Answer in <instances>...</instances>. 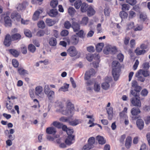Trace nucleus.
<instances>
[{
    "instance_id": "obj_1",
    "label": "nucleus",
    "mask_w": 150,
    "mask_h": 150,
    "mask_svg": "<svg viewBox=\"0 0 150 150\" xmlns=\"http://www.w3.org/2000/svg\"><path fill=\"white\" fill-rule=\"evenodd\" d=\"M74 105L71 104V103H69L65 110H62V113L64 115L67 116H69V117H72L74 114Z\"/></svg>"
},
{
    "instance_id": "obj_2",
    "label": "nucleus",
    "mask_w": 150,
    "mask_h": 150,
    "mask_svg": "<svg viewBox=\"0 0 150 150\" xmlns=\"http://www.w3.org/2000/svg\"><path fill=\"white\" fill-rule=\"evenodd\" d=\"M44 89V92L47 96L49 100L51 102L54 97V92L50 90L48 85H46L45 86Z\"/></svg>"
},
{
    "instance_id": "obj_3",
    "label": "nucleus",
    "mask_w": 150,
    "mask_h": 150,
    "mask_svg": "<svg viewBox=\"0 0 150 150\" xmlns=\"http://www.w3.org/2000/svg\"><path fill=\"white\" fill-rule=\"evenodd\" d=\"M103 51L104 53L106 54L109 53L114 54L116 52L117 50L115 47L108 45L105 47Z\"/></svg>"
},
{
    "instance_id": "obj_4",
    "label": "nucleus",
    "mask_w": 150,
    "mask_h": 150,
    "mask_svg": "<svg viewBox=\"0 0 150 150\" xmlns=\"http://www.w3.org/2000/svg\"><path fill=\"white\" fill-rule=\"evenodd\" d=\"M140 97H132L130 99L131 103L133 106L137 108H140L141 106V103L139 99Z\"/></svg>"
},
{
    "instance_id": "obj_5",
    "label": "nucleus",
    "mask_w": 150,
    "mask_h": 150,
    "mask_svg": "<svg viewBox=\"0 0 150 150\" xmlns=\"http://www.w3.org/2000/svg\"><path fill=\"white\" fill-rule=\"evenodd\" d=\"M121 71V69H117V70H116L115 69H112V74L115 81H116L118 80Z\"/></svg>"
},
{
    "instance_id": "obj_6",
    "label": "nucleus",
    "mask_w": 150,
    "mask_h": 150,
    "mask_svg": "<svg viewBox=\"0 0 150 150\" xmlns=\"http://www.w3.org/2000/svg\"><path fill=\"white\" fill-rule=\"evenodd\" d=\"M12 38L9 34H7L5 36L4 44L7 47H9L11 45L12 41Z\"/></svg>"
},
{
    "instance_id": "obj_7",
    "label": "nucleus",
    "mask_w": 150,
    "mask_h": 150,
    "mask_svg": "<svg viewBox=\"0 0 150 150\" xmlns=\"http://www.w3.org/2000/svg\"><path fill=\"white\" fill-rule=\"evenodd\" d=\"M69 55L71 57L75 56L77 53V52L75 47L74 46L70 47L67 50Z\"/></svg>"
},
{
    "instance_id": "obj_8",
    "label": "nucleus",
    "mask_w": 150,
    "mask_h": 150,
    "mask_svg": "<svg viewBox=\"0 0 150 150\" xmlns=\"http://www.w3.org/2000/svg\"><path fill=\"white\" fill-rule=\"evenodd\" d=\"M95 70L93 69H91L89 71H87L85 74L84 79L85 80L89 79L91 76L95 74Z\"/></svg>"
},
{
    "instance_id": "obj_9",
    "label": "nucleus",
    "mask_w": 150,
    "mask_h": 150,
    "mask_svg": "<svg viewBox=\"0 0 150 150\" xmlns=\"http://www.w3.org/2000/svg\"><path fill=\"white\" fill-rule=\"evenodd\" d=\"M35 90V93L36 95L40 97H41L43 96V94L42 92L43 89L42 87L41 86H37L36 87Z\"/></svg>"
},
{
    "instance_id": "obj_10",
    "label": "nucleus",
    "mask_w": 150,
    "mask_h": 150,
    "mask_svg": "<svg viewBox=\"0 0 150 150\" xmlns=\"http://www.w3.org/2000/svg\"><path fill=\"white\" fill-rule=\"evenodd\" d=\"M28 5V3L26 1H23L22 3L19 4L16 7L17 10L18 11H22L25 10L26 6Z\"/></svg>"
},
{
    "instance_id": "obj_11",
    "label": "nucleus",
    "mask_w": 150,
    "mask_h": 150,
    "mask_svg": "<svg viewBox=\"0 0 150 150\" xmlns=\"http://www.w3.org/2000/svg\"><path fill=\"white\" fill-rule=\"evenodd\" d=\"M11 18L14 19V20L19 21L21 19V16L16 11L13 12L11 15Z\"/></svg>"
},
{
    "instance_id": "obj_12",
    "label": "nucleus",
    "mask_w": 150,
    "mask_h": 150,
    "mask_svg": "<svg viewBox=\"0 0 150 150\" xmlns=\"http://www.w3.org/2000/svg\"><path fill=\"white\" fill-rule=\"evenodd\" d=\"M43 11L42 9L37 10L34 13L33 17V19L34 21L37 20L39 18L40 14Z\"/></svg>"
},
{
    "instance_id": "obj_13",
    "label": "nucleus",
    "mask_w": 150,
    "mask_h": 150,
    "mask_svg": "<svg viewBox=\"0 0 150 150\" xmlns=\"http://www.w3.org/2000/svg\"><path fill=\"white\" fill-rule=\"evenodd\" d=\"M87 15L89 17L93 15L96 13L95 11L91 6L88 7L87 8Z\"/></svg>"
},
{
    "instance_id": "obj_14",
    "label": "nucleus",
    "mask_w": 150,
    "mask_h": 150,
    "mask_svg": "<svg viewBox=\"0 0 150 150\" xmlns=\"http://www.w3.org/2000/svg\"><path fill=\"white\" fill-rule=\"evenodd\" d=\"M5 25L6 27H10L11 25V21L9 16H6L4 18Z\"/></svg>"
},
{
    "instance_id": "obj_15",
    "label": "nucleus",
    "mask_w": 150,
    "mask_h": 150,
    "mask_svg": "<svg viewBox=\"0 0 150 150\" xmlns=\"http://www.w3.org/2000/svg\"><path fill=\"white\" fill-rule=\"evenodd\" d=\"M132 142V137L130 136L128 137L126 139L125 144L126 148L128 149H129L131 146Z\"/></svg>"
},
{
    "instance_id": "obj_16",
    "label": "nucleus",
    "mask_w": 150,
    "mask_h": 150,
    "mask_svg": "<svg viewBox=\"0 0 150 150\" xmlns=\"http://www.w3.org/2000/svg\"><path fill=\"white\" fill-rule=\"evenodd\" d=\"M112 68L113 69L117 70V69H121V66L119 63L117 61H114L112 63Z\"/></svg>"
},
{
    "instance_id": "obj_17",
    "label": "nucleus",
    "mask_w": 150,
    "mask_h": 150,
    "mask_svg": "<svg viewBox=\"0 0 150 150\" xmlns=\"http://www.w3.org/2000/svg\"><path fill=\"white\" fill-rule=\"evenodd\" d=\"M46 133L49 134H54L56 132V129L53 127H49L46 129Z\"/></svg>"
},
{
    "instance_id": "obj_18",
    "label": "nucleus",
    "mask_w": 150,
    "mask_h": 150,
    "mask_svg": "<svg viewBox=\"0 0 150 150\" xmlns=\"http://www.w3.org/2000/svg\"><path fill=\"white\" fill-rule=\"evenodd\" d=\"M74 136H68L65 140V143L68 145H70L72 143V141L74 140Z\"/></svg>"
},
{
    "instance_id": "obj_19",
    "label": "nucleus",
    "mask_w": 150,
    "mask_h": 150,
    "mask_svg": "<svg viewBox=\"0 0 150 150\" xmlns=\"http://www.w3.org/2000/svg\"><path fill=\"white\" fill-rule=\"evenodd\" d=\"M136 124L138 128L140 129L141 130L143 129L144 126V122L142 119H138L137 121Z\"/></svg>"
},
{
    "instance_id": "obj_20",
    "label": "nucleus",
    "mask_w": 150,
    "mask_h": 150,
    "mask_svg": "<svg viewBox=\"0 0 150 150\" xmlns=\"http://www.w3.org/2000/svg\"><path fill=\"white\" fill-rule=\"evenodd\" d=\"M81 122V121L80 120L75 119L73 121H71L70 119L68 123L69 125L71 126H75Z\"/></svg>"
},
{
    "instance_id": "obj_21",
    "label": "nucleus",
    "mask_w": 150,
    "mask_h": 150,
    "mask_svg": "<svg viewBox=\"0 0 150 150\" xmlns=\"http://www.w3.org/2000/svg\"><path fill=\"white\" fill-rule=\"evenodd\" d=\"M141 111L139 109L134 107L132 108L131 110V113L133 115H136L140 113Z\"/></svg>"
},
{
    "instance_id": "obj_22",
    "label": "nucleus",
    "mask_w": 150,
    "mask_h": 150,
    "mask_svg": "<svg viewBox=\"0 0 150 150\" xmlns=\"http://www.w3.org/2000/svg\"><path fill=\"white\" fill-rule=\"evenodd\" d=\"M58 13L56 9H53L50 10L48 14L50 17H55L57 15Z\"/></svg>"
},
{
    "instance_id": "obj_23",
    "label": "nucleus",
    "mask_w": 150,
    "mask_h": 150,
    "mask_svg": "<svg viewBox=\"0 0 150 150\" xmlns=\"http://www.w3.org/2000/svg\"><path fill=\"white\" fill-rule=\"evenodd\" d=\"M107 112L108 115V118L109 120H111L113 116V110L112 108L110 107L106 108Z\"/></svg>"
},
{
    "instance_id": "obj_24",
    "label": "nucleus",
    "mask_w": 150,
    "mask_h": 150,
    "mask_svg": "<svg viewBox=\"0 0 150 150\" xmlns=\"http://www.w3.org/2000/svg\"><path fill=\"white\" fill-rule=\"evenodd\" d=\"M135 76L138 79L139 81H140L141 82H144L145 80L144 77L142 75L140 74L139 72H138L135 74Z\"/></svg>"
},
{
    "instance_id": "obj_25",
    "label": "nucleus",
    "mask_w": 150,
    "mask_h": 150,
    "mask_svg": "<svg viewBox=\"0 0 150 150\" xmlns=\"http://www.w3.org/2000/svg\"><path fill=\"white\" fill-rule=\"evenodd\" d=\"M49 44L52 46H55L57 44L56 39L54 38H51L49 40Z\"/></svg>"
},
{
    "instance_id": "obj_26",
    "label": "nucleus",
    "mask_w": 150,
    "mask_h": 150,
    "mask_svg": "<svg viewBox=\"0 0 150 150\" xmlns=\"http://www.w3.org/2000/svg\"><path fill=\"white\" fill-rule=\"evenodd\" d=\"M88 8V5L87 4L83 3L82 4L81 8V11L82 12H85L87 11Z\"/></svg>"
},
{
    "instance_id": "obj_27",
    "label": "nucleus",
    "mask_w": 150,
    "mask_h": 150,
    "mask_svg": "<svg viewBox=\"0 0 150 150\" xmlns=\"http://www.w3.org/2000/svg\"><path fill=\"white\" fill-rule=\"evenodd\" d=\"M104 44L103 43H98L96 46V51L98 52L101 51L104 47Z\"/></svg>"
},
{
    "instance_id": "obj_28",
    "label": "nucleus",
    "mask_w": 150,
    "mask_h": 150,
    "mask_svg": "<svg viewBox=\"0 0 150 150\" xmlns=\"http://www.w3.org/2000/svg\"><path fill=\"white\" fill-rule=\"evenodd\" d=\"M96 139L100 144H103L105 143V141L104 140V138L102 137L98 136L96 137Z\"/></svg>"
},
{
    "instance_id": "obj_29",
    "label": "nucleus",
    "mask_w": 150,
    "mask_h": 150,
    "mask_svg": "<svg viewBox=\"0 0 150 150\" xmlns=\"http://www.w3.org/2000/svg\"><path fill=\"white\" fill-rule=\"evenodd\" d=\"M11 38L13 41L16 40L20 39L21 38V36L19 34L16 33L12 35Z\"/></svg>"
},
{
    "instance_id": "obj_30",
    "label": "nucleus",
    "mask_w": 150,
    "mask_h": 150,
    "mask_svg": "<svg viewBox=\"0 0 150 150\" xmlns=\"http://www.w3.org/2000/svg\"><path fill=\"white\" fill-rule=\"evenodd\" d=\"M18 71L19 74L21 75H24L28 74V71L23 68H18Z\"/></svg>"
},
{
    "instance_id": "obj_31",
    "label": "nucleus",
    "mask_w": 150,
    "mask_h": 150,
    "mask_svg": "<svg viewBox=\"0 0 150 150\" xmlns=\"http://www.w3.org/2000/svg\"><path fill=\"white\" fill-rule=\"evenodd\" d=\"M9 52L10 53L15 57H18L19 55L18 52L16 50L13 49H11L9 50Z\"/></svg>"
},
{
    "instance_id": "obj_32",
    "label": "nucleus",
    "mask_w": 150,
    "mask_h": 150,
    "mask_svg": "<svg viewBox=\"0 0 150 150\" xmlns=\"http://www.w3.org/2000/svg\"><path fill=\"white\" fill-rule=\"evenodd\" d=\"M132 96H134V97H139V93L134 90H131L130 91L129 96L132 97Z\"/></svg>"
},
{
    "instance_id": "obj_33",
    "label": "nucleus",
    "mask_w": 150,
    "mask_h": 150,
    "mask_svg": "<svg viewBox=\"0 0 150 150\" xmlns=\"http://www.w3.org/2000/svg\"><path fill=\"white\" fill-rule=\"evenodd\" d=\"M140 74L143 75L144 77H146L149 75V72L148 71H145L142 69H140L138 71Z\"/></svg>"
},
{
    "instance_id": "obj_34",
    "label": "nucleus",
    "mask_w": 150,
    "mask_h": 150,
    "mask_svg": "<svg viewBox=\"0 0 150 150\" xmlns=\"http://www.w3.org/2000/svg\"><path fill=\"white\" fill-rule=\"evenodd\" d=\"M93 89L94 91L97 92H99L100 89V84L98 83H95L93 86Z\"/></svg>"
},
{
    "instance_id": "obj_35",
    "label": "nucleus",
    "mask_w": 150,
    "mask_h": 150,
    "mask_svg": "<svg viewBox=\"0 0 150 150\" xmlns=\"http://www.w3.org/2000/svg\"><path fill=\"white\" fill-rule=\"evenodd\" d=\"M95 142V138L93 137H90L88 140V144L93 148L94 147L93 144Z\"/></svg>"
},
{
    "instance_id": "obj_36",
    "label": "nucleus",
    "mask_w": 150,
    "mask_h": 150,
    "mask_svg": "<svg viewBox=\"0 0 150 150\" xmlns=\"http://www.w3.org/2000/svg\"><path fill=\"white\" fill-rule=\"evenodd\" d=\"M69 84H66L64 85L61 87L59 89V91H63L64 92L68 91V88L69 87Z\"/></svg>"
},
{
    "instance_id": "obj_37",
    "label": "nucleus",
    "mask_w": 150,
    "mask_h": 150,
    "mask_svg": "<svg viewBox=\"0 0 150 150\" xmlns=\"http://www.w3.org/2000/svg\"><path fill=\"white\" fill-rule=\"evenodd\" d=\"M46 23L47 25L50 26L54 25L55 23V22L51 19L47 18L46 20Z\"/></svg>"
},
{
    "instance_id": "obj_38",
    "label": "nucleus",
    "mask_w": 150,
    "mask_h": 150,
    "mask_svg": "<svg viewBox=\"0 0 150 150\" xmlns=\"http://www.w3.org/2000/svg\"><path fill=\"white\" fill-rule=\"evenodd\" d=\"M28 49L29 51L32 53L35 52L36 50L35 47L32 44H30L29 45Z\"/></svg>"
},
{
    "instance_id": "obj_39",
    "label": "nucleus",
    "mask_w": 150,
    "mask_h": 150,
    "mask_svg": "<svg viewBox=\"0 0 150 150\" xmlns=\"http://www.w3.org/2000/svg\"><path fill=\"white\" fill-rule=\"evenodd\" d=\"M82 2L81 0H77L75 2L74 6L76 9H79L82 5Z\"/></svg>"
},
{
    "instance_id": "obj_40",
    "label": "nucleus",
    "mask_w": 150,
    "mask_h": 150,
    "mask_svg": "<svg viewBox=\"0 0 150 150\" xmlns=\"http://www.w3.org/2000/svg\"><path fill=\"white\" fill-rule=\"evenodd\" d=\"M120 16L122 19H124L127 17L128 14L126 12L123 11L120 12Z\"/></svg>"
},
{
    "instance_id": "obj_41",
    "label": "nucleus",
    "mask_w": 150,
    "mask_h": 150,
    "mask_svg": "<svg viewBox=\"0 0 150 150\" xmlns=\"http://www.w3.org/2000/svg\"><path fill=\"white\" fill-rule=\"evenodd\" d=\"M58 4V1L57 0H52L50 3V5L52 8H55Z\"/></svg>"
},
{
    "instance_id": "obj_42",
    "label": "nucleus",
    "mask_w": 150,
    "mask_h": 150,
    "mask_svg": "<svg viewBox=\"0 0 150 150\" xmlns=\"http://www.w3.org/2000/svg\"><path fill=\"white\" fill-rule=\"evenodd\" d=\"M80 24L78 22L73 21L72 23V28H80Z\"/></svg>"
},
{
    "instance_id": "obj_43",
    "label": "nucleus",
    "mask_w": 150,
    "mask_h": 150,
    "mask_svg": "<svg viewBox=\"0 0 150 150\" xmlns=\"http://www.w3.org/2000/svg\"><path fill=\"white\" fill-rule=\"evenodd\" d=\"M53 125L58 128H61L62 126V124L59 122L54 121L53 122Z\"/></svg>"
},
{
    "instance_id": "obj_44",
    "label": "nucleus",
    "mask_w": 150,
    "mask_h": 150,
    "mask_svg": "<svg viewBox=\"0 0 150 150\" xmlns=\"http://www.w3.org/2000/svg\"><path fill=\"white\" fill-rule=\"evenodd\" d=\"M37 25L39 28H44L45 27V24L43 21H41L37 23Z\"/></svg>"
},
{
    "instance_id": "obj_45",
    "label": "nucleus",
    "mask_w": 150,
    "mask_h": 150,
    "mask_svg": "<svg viewBox=\"0 0 150 150\" xmlns=\"http://www.w3.org/2000/svg\"><path fill=\"white\" fill-rule=\"evenodd\" d=\"M109 87L110 85L108 82H104L102 84V87L104 89L107 90Z\"/></svg>"
},
{
    "instance_id": "obj_46",
    "label": "nucleus",
    "mask_w": 150,
    "mask_h": 150,
    "mask_svg": "<svg viewBox=\"0 0 150 150\" xmlns=\"http://www.w3.org/2000/svg\"><path fill=\"white\" fill-rule=\"evenodd\" d=\"M72 40L73 43L75 44H76L79 41V38L76 35H74L72 37Z\"/></svg>"
},
{
    "instance_id": "obj_47",
    "label": "nucleus",
    "mask_w": 150,
    "mask_h": 150,
    "mask_svg": "<svg viewBox=\"0 0 150 150\" xmlns=\"http://www.w3.org/2000/svg\"><path fill=\"white\" fill-rule=\"evenodd\" d=\"M70 117H62L59 119V120L63 122H68L70 119Z\"/></svg>"
},
{
    "instance_id": "obj_48",
    "label": "nucleus",
    "mask_w": 150,
    "mask_h": 150,
    "mask_svg": "<svg viewBox=\"0 0 150 150\" xmlns=\"http://www.w3.org/2000/svg\"><path fill=\"white\" fill-rule=\"evenodd\" d=\"M68 11L70 15H72L74 14L76 11L74 8L71 7L69 8Z\"/></svg>"
},
{
    "instance_id": "obj_49",
    "label": "nucleus",
    "mask_w": 150,
    "mask_h": 150,
    "mask_svg": "<svg viewBox=\"0 0 150 150\" xmlns=\"http://www.w3.org/2000/svg\"><path fill=\"white\" fill-rule=\"evenodd\" d=\"M148 93V91L146 88L143 89L141 91V94L143 97L146 96Z\"/></svg>"
},
{
    "instance_id": "obj_50",
    "label": "nucleus",
    "mask_w": 150,
    "mask_h": 150,
    "mask_svg": "<svg viewBox=\"0 0 150 150\" xmlns=\"http://www.w3.org/2000/svg\"><path fill=\"white\" fill-rule=\"evenodd\" d=\"M64 25L65 28H70L71 27L72 28V25L69 21H65L64 23Z\"/></svg>"
},
{
    "instance_id": "obj_51",
    "label": "nucleus",
    "mask_w": 150,
    "mask_h": 150,
    "mask_svg": "<svg viewBox=\"0 0 150 150\" xmlns=\"http://www.w3.org/2000/svg\"><path fill=\"white\" fill-rule=\"evenodd\" d=\"M88 21V18L87 17H83L81 21V24L83 25H86Z\"/></svg>"
},
{
    "instance_id": "obj_52",
    "label": "nucleus",
    "mask_w": 150,
    "mask_h": 150,
    "mask_svg": "<svg viewBox=\"0 0 150 150\" xmlns=\"http://www.w3.org/2000/svg\"><path fill=\"white\" fill-rule=\"evenodd\" d=\"M93 148V147L88 144L83 146L82 150H90Z\"/></svg>"
},
{
    "instance_id": "obj_53",
    "label": "nucleus",
    "mask_w": 150,
    "mask_h": 150,
    "mask_svg": "<svg viewBox=\"0 0 150 150\" xmlns=\"http://www.w3.org/2000/svg\"><path fill=\"white\" fill-rule=\"evenodd\" d=\"M12 64L13 66L15 68H17L18 67L19 63L18 61L15 59H13L12 60Z\"/></svg>"
},
{
    "instance_id": "obj_54",
    "label": "nucleus",
    "mask_w": 150,
    "mask_h": 150,
    "mask_svg": "<svg viewBox=\"0 0 150 150\" xmlns=\"http://www.w3.org/2000/svg\"><path fill=\"white\" fill-rule=\"evenodd\" d=\"M122 10L123 11H125L129 10V6L128 4H122Z\"/></svg>"
},
{
    "instance_id": "obj_55",
    "label": "nucleus",
    "mask_w": 150,
    "mask_h": 150,
    "mask_svg": "<svg viewBox=\"0 0 150 150\" xmlns=\"http://www.w3.org/2000/svg\"><path fill=\"white\" fill-rule=\"evenodd\" d=\"M104 13L105 16H109L110 15V10L108 7H106L104 10Z\"/></svg>"
},
{
    "instance_id": "obj_56",
    "label": "nucleus",
    "mask_w": 150,
    "mask_h": 150,
    "mask_svg": "<svg viewBox=\"0 0 150 150\" xmlns=\"http://www.w3.org/2000/svg\"><path fill=\"white\" fill-rule=\"evenodd\" d=\"M24 34L25 36L28 38H31L32 36V34L30 30H27L24 31Z\"/></svg>"
},
{
    "instance_id": "obj_57",
    "label": "nucleus",
    "mask_w": 150,
    "mask_h": 150,
    "mask_svg": "<svg viewBox=\"0 0 150 150\" xmlns=\"http://www.w3.org/2000/svg\"><path fill=\"white\" fill-rule=\"evenodd\" d=\"M136 16V14L135 12L130 11L129 13V18H132Z\"/></svg>"
},
{
    "instance_id": "obj_58",
    "label": "nucleus",
    "mask_w": 150,
    "mask_h": 150,
    "mask_svg": "<svg viewBox=\"0 0 150 150\" xmlns=\"http://www.w3.org/2000/svg\"><path fill=\"white\" fill-rule=\"evenodd\" d=\"M126 1L127 3L132 6L135 5L137 2L136 0H126Z\"/></svg>"
},
{
    "instance_id": "obj_59",
    "label": "nucleus",
    "mask_w": 150,
    "mask_h": 150,
    "mask_svg": "<svg viewBox=\"0 0 150 150\" xmlns=\"http://www.w3.org/2000/svg\"><path fill=\"white\" fill-rule=\"evenodd\" d=\"M76 34L80 38H83L84 37V32L83 30L79 31L76 33Z\"/></svg>"
},
{
    "instance_id": "obj_60",
    "label": "nucleus",
    "mask_w": 150,
    "mask_h": 150,
    "mask_svg": "<svg viewBox=\"0 0 150 150\" xmlns=\"http://www.w3.org/2000/svg\"><path fill=\"white\" fill-rule=\"evenodd\" d=\"M74 131L72 129H70L68 128L66 132L68 135V136H74L72 135V134L73 133Z\"/></svg>"
},
{
    "instance_id": "obj_61",
    "label": "nucleus",
    "mask_w": 150,
    "mask_h": 150,
    "mask_svg": "<svg viewBox=\"0 0 150 150\" xmlns=\"http://www.w3.org/2000/svg\"><path fill=\"white\" fill-rule=\"evenodd\" d=\"M6 107L8 110H10L13 108V104L10 103V101H9V103H6Z\"/></svg>"
},
{
    "instance_id": "obj_62",
    "label": "nucleus",
    "mask_w": 150,
    "mask_h": 150,
    "mask_svg": "<svg viewBox=\"0 0 150 150\" xmlns=\"http://www.w3.org/2000/svg\"><path fill=\"white\" fill-rule=\"evenodd\" d=\"M69 32L67 30H64L61 33V35L62 36H66L68 35Z\"/></svg>"
},
{
    "instance_id": "obj_63",
    "label": "nucleus",
    "mask_w": 150,
    "mask_h": 150,
    "mask_svg": "<svg viewBox=\"0 0 150 150\" xmlns=\"http://www.w3.org/2000/svg\"><path fill=\"white\" fill-rule=\"evenodd\" d=\"M127 28H134L135 27L133 22H131L128 23L127 25Z\"/></svg>"
},
{
    "instance_id": "obj_64",
    "label": "nucleus",
    "mask_w": 150,
    "mask_h": 150,
    "mask_svg": "<svg viewBox=\"0 0 150 150\" xmlns=\"http://www.w3.org/2000/svg\"><path fill=\"white\" fill-rule=\"evenodd\" d=\"M139 150H148V148L146 146L145 144H142Z\"/></svg>"
}]
</instances>
